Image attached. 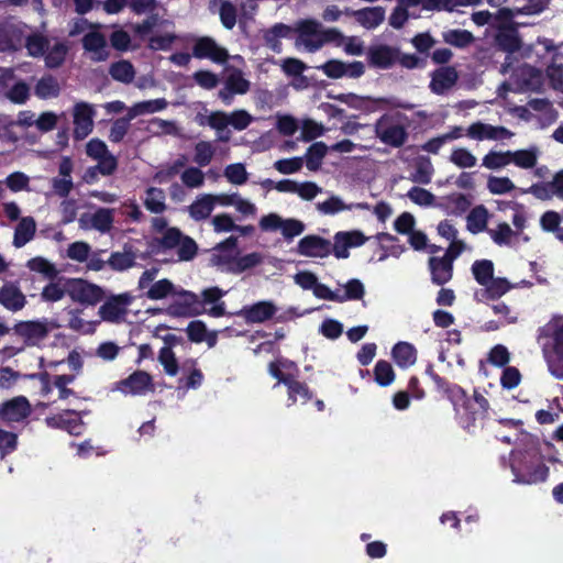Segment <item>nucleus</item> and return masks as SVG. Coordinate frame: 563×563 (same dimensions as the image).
Wrapping results in <instances>:
<instances>
[{
	"instance_id": "12",
	"label": "nucleus",
	"mask_w": 563,
	"mask_h": 563,
	"mask_svg": "<svg viewBox=\"0 0 563 563\" xmlns=\"http://www.w3.org/2000/svg\"><path fill=\"white\" fill-rule=\"evenodd\" d=\"M192 55L198 59L208 58L216 64H225L229 59L228 49L218 45V43L209 36H201L196 40L192 46Z\"/></svg>"
},
{
	"instance_id": "25",
	"label": "nucleus",
	"mask_w": 563,
	"mask_h": 563,
	"mask_svg": "<svg viewBox=\"0 0 563 563\" xmlns=\"http://www.w3.org/2000/svg\"><path fill=\"white\" fill-rule=\"evenodd\" d=\"M459 79V74L453 66L441 67L433 73L430 88L437 93L441 95L452 88Z\"/></svg>"
},
{
	"instance_id": "54",
	"label": "nucleus",
	"mask_w": 563,
	"mask_h": 563,
	"mask_svg": "<svg viewBox=\"0 0 563 563\" xmlns=\"http://www.w3.org/2000/svg\"><path fill=\"white\" fill-rule=\"evenodd\" d=\"M225 86L235 95H244L250 90V81L243 77L240 69L233 70L225 79Z\"/></svg>"
},
{
	"instance_id": "45",
	"label": "nucleus",
	"mask_w": 563,
	"mask_h": 563,
	"mask_svg": "<svg viewBox=\"0 0 563 563\" xmlns=\"http://www.w3.org/2000/svg\"><path fill=\"white\" fill-rule=\"evenodd\" d=\"M396 374L391 364L385 360H379L374 366V379L382 386L387 387L395 380Z\"/></svg>"
},
{
	"instance_id": "13",
	"label": "nucleus",
	"mask_w": 563,
	"mask_h": 563,
	"mask_svg": "<svg viewBox=\"0 0 563 563\" xmlns=\"http://www.w3.org/2000/svg\"><path fill=\"white\" fill-rule=\"evenodd\" d=\"M96 111L92 104L87 102H77L74 107V139L81 141L86 139L93 129V117Z\"/></svg>"
},
{
	"instance_id": "44",
	"label": "nucleus",
	"mask_w": 563,
	"mask_h": 563,
	"mask_svg": "<svg viewBox=\"0 0 563 563\" xmlns=\"http://www.w3.org/2000/svg\"><path fill=\"white\" fill-rule=\"evenodd\" d=\"M184 233L176 227H172L166 229L163 233L162 238L156 239L157 250L156 252H165L167 250H173L178 246L184 238Z\"/></svg>"
},
{
	"instance_id": "37",
	"label": "nucleus",
	"mask_w": 563,
	"mask_h": 563,
	"mask_svg": "<svg viewBox=\"0 0 563 563\" xmlns=\"http://www.w3.org/2000/svg\"><path fill=\"white\" fill-rule=\"evenodd\" d=\"M538 154L539 151L536 146L526 150L510 151V163L523 169L533 168L538 162Z\"/></svg>"
},
{
	"instance_id": "30",
	"label": "nucleus",
	"mask_w": 563,
	"mask_h": 563,
	"mask_svg": "<svg viewBox=\"0 0 563 563\" xmlns=\"http://www.w3.org/2000/svg\"><path fill=\"white\" fill-rule=\"evenodd\" d=\"M82 46L86 51L96 54L95 60H106L109 53L106 51L107 42L103 34L100 32H89L82 37Z\"/></svg>"
},
{
	"instance_id": "2",
	"label": "nucleus",
	"mask_w": 563,
	"mask_h": 563,
	"mask_svg": "<svg viewBox=\"0 0 563 563\" xmlns=\"http://www.w3.org/2000/svg\"><path fill=\"white\" fill-rule=\"evenodd\" d=\"M537 342L549 373L554 378L563 380V318H553L540 327Z\"/></svg>"
},
{
	"instance_id": "23",
	"label": "nucleus",
	"mask_w": 563,
	"mask_h": 563,
	"mask_svg": "<svg viewBox=\"0 0 563 563\" xmlns=\"http://www.w3.org/2000/svg\"><path fill=\"white\" fill-rule=\"evenodd\" d=\"M0 305L9 311L16 312L25 307L26 298L16 284L8 282L0 288Z\"/></svg>"
},
{
	"instance_id": "16",
	"label": "nucleus",
	"mask_w": 563,
	"mask_h": 563,
	"mask_svg": "<svg viewBox=\"0 0 563 563\" xmlns=\"http://www.w3.org/2000/svg\"><path fill=\"white\" fill-rule=\"evenodd\" d=\"M466 135L473 140H506L514 136V132L501 125H492L481 121L472 123L467 130Z\"/></svg>"
},
{
	"instance_id": "49",
	"label": "nucleus",
	"mask_w": 563,
	"mask_h": 563,
	"mask_svg": "<svg viewBox=\"0 0 563 563\" xmlns=\"http://www.w3.org/2000/svg\"><path fill=\"white\" fill-rule=\"evenodd\" d=\"M27 267L33 271L41 273L45 278L54 280L57 278L59 272L54 264L44 257H34L27 262Z\"/></svg>"
},
{
	"instance_id": "62",
	"label": "nucleus",
	"mask_w": 563,
	"mask_h": 563,
	"mask_svg": "<svg viewBox=\"0 0 563 563\" xmlns=\"http://www.w3.org/2000/svg\"><path fill=\"white\" fill-rule=\"evenodd\" d=\"M487 231L492 240L499 246L508 245L511 238L516 235V232L512 231L507 222H501L496 229H488Z\"/></svg>"
},
{
	"instance_id": "6",
	"label": "nucleus",
	"mask_w": 563,
	"mask_h": 563,
	"mask_svg": "<svg viewBox=\"0 0 563 563\" xmlns=\"http://www.w3.org/2000/svg\"><path fill=\"white\" fill-rule=\"evenodd\" d=\"M67 290L74 302L84 306H96L106 298L102 287L82 278H68Z\"/></svg>"
},
{
	"instance_id": "60",
	"label": "nucleus",
	"mask_w": 563,
	"mask_h": 563,
	"mask_svg": "<svg viewBox=\"0 0 563 563\" xmlns=\"http://www.w3.org/2000/svg\"><path fill=\"white\" fill-rule=\"evenodd\" d=\"M220 21L227 30H232L236 24L238 9L228 0H224L220 4L219 9Z\"/></svg>"
},
{
	"instance_id": "5",
	"label": "nucleus",
	"mask_w": 563,
	"mask_h": 563,
	"mask_svg": "<svg viewBox=\"0 0 563 563\" xmlns=\"http://www.w3.org/2000/svg\"><path fill=\"white\" fill-rule=\"evenodd\" d=\"M296 31L299 42L309 52L320 49L325 43L341 45L344 41L343 34L338 29L322 30L321 23L312 19L299 21Z\"/></svg>"
},
{
	"instance_id": "48",
	"label": "nucleus",
	"mask_w": 563,
	"mask_h": 563,
	"mask_svg": "<svg viewBox=\"0 0 563 563\" xmlns=\"http://www.w3.org/2000/svg\"><path fill=\"white\" fill-rule=\"evenodd\" d=\"M484 296L488 300H497L511 289L510 283L506 278L497 277L484 285Z\"/></svg>"
},
{
	"instance_id": "46",
	"label": "nucleus",
	"mask_w": 563,
	"mask_h": 563,
	"mask_svg": "<svg viewBox=\"0 0 563 563\" xmlns=\"http://www.w3.org/2000/svg\"><path fill=\"white\" fill-rule=\"evenodd\" d=\"M113 212L111 209L99 208L91 214L90 225L101 233L109 232L113 224Z\"/></svg>"
},
{
	"instance_id": "39",
	"label": "nucleus",
	"mask_w": 563,
	"mask_h": 563,
	"mask_svg": "<svg viewBox=\"0 0 563 563\" xmlns=\"http://www.w3.org/2000/svg\"><path fill=\"white\" fill-rule=\"evenodd\" d=\"M433 172L431 161L428 157H419L409 179L417 184L428 185L431 183Z\"/></svg>"
},
{
	"instance_id": "36",
	"label": "nucleus",
	"mask_w": 563,
	"mask_h": 563,
	"mask_svg": "<svg viewBox=\"0 0 563 563\" xmlns=\"http://www.w3.org/2000/svg\"><path fill=\"white\" fill-rule=\"evenodd\" d=\"M136 255L132 251L131 247L124 249V252H113L111 253L107 264L111 269L115 272H123L129 269L135 265Z\"/></svg>"
},
{
	"instance_id": "42",
	"label": "nucleus",
	"mask_w": 563,
	"mask_h": 563,
	"mask_svg": "<svg viewBox=\"0 0 563 563\" xmlns=\"http://www.w3.org/2000/svg\"><path fill=\"white\" fill-rule=\"evenodd\" d=\"M23 45L26 47L29 55L41 57L48 51L49 41L46 36L34 33L24 38Z\"/></svg>"
},
{
	"instance_id": "7",
	"label": "nucleus",
	"mask_w": 563,
	"mask_h": 563,
	"mask_svg": "<svg viewBox=\"0 0 563 563\" xmlns=\"http://www.w3.org/2000/svg\"><path fill=\"white\" fill-rule=\"evenodd\" d=\"M175 299L167 308L172 317H197L206 312V308L200 303V297L194 291L180 289L175 290Z\"/></svg>"
},
{
	"instance_id": "8",
	"label": "nucleus",
	"mask_w": 563,
	"mask_h": 563,
	"mask_svg": "<svg viewBox=\"0 0 563 563\" xmlns=\"http://www.w3.org/2000/svg\"><path fill=\"white\" fill-rule=\"evenodd\" d=\"M260 228L263 231L280 230L285 240L291 241L294 238L300 235L306 227L305 223L298 219H283L276 213H269L261 218Z\"/></svg>"
},
{
	"instance_id": "64",
	"label": "nucleus",
	"mask_w": 563,
	"mask_h": 563,
	"mask_svg": "<svg viewBox=\"0 0 563 563\" xmlns=\"http://www.w3.org/2000/svg\"><path fill=\"white\" fill-rule=\"evenodd\" d=\"M224 176L233 185H243L247 180V172L242 163L228 165L224 169Z\"/></svg>"
},
{
	"instance_id": "35",
	"label": "nucleus",
	"mask_w": 563,
	"mask_h": 563,
	"mask_svg": "<svg viewBox=\"0 0 563 563\" xmlns=\"http://www.w3.org/2000/svg\"><path fill=\"white\" fill-rule=\"evenodd\" d=\"M109 75L115 81L131 84L135 77V69L131 62L122 59L110 65Z\"/></svg>"
},
{
	"instance_id": "52",
	"label": "nucleus",
	"mask_w": 563,
	"mask_h": 563,
	"mask_svg": "<svg viewBox=\"0 0 563 563\" xmlns=\"http://www.w3.org/2000/svg\"><path fill=\"white\" fill-rule=\"evenodd\" d=\"M175 290L174 284L169 279L163 278L151 286L146 292V297L151 300H161L169 295L174 296Z\"/></svg>"
},
{
	"instance_id": "55",
	"label": "nucleus",
	"mask_w": 563,
	"mask_h": 563,
	"mask_svg": "<svg viewBox=\"0 0 563 563\" xmlns=\"http://www.w3.org/2000/svg\"><path fill=\"white\" fill-rule=\"evenodd\" d=\"M132 119L126 113L124 117L118 118L112 122L110 132H109V140L112 143H120L124 136L128 134L130 129V122Z\"/></svg>"
},
{
	"instance_id": "22",
	"label": "nucleus",
	"mask_w": 563,
	"mask_h": 563,
	"mask_svg": "<svg viewBox=\"0 0 563 563\" xmlns=\"http://www.w3.org/2000/svg\"><path fill=\"white\" fill-rule=\"evenodd\" d=\"M31 412L29 400L19 396L4 401L0 408V416L7 421L20 422L25 419Z\"/></svg>"
},
{
	"instance_id": "57",
	"label": "nucleus",
	"mask_w": 563,
	"mask_h": 563,
	"mask_svg": "<svg viewBox=\"0 0 563 563\" xmlns=\"http://www.w3.org/2000/svg\"><path fill=\"white\" fill-rule=\"evenodd\" d=\"M345 291L344 294H339V302H344L347 300H360L365 295V288L363 283L357 278H352L347 280V283L344 286Z\"/></svg>"
},
{
	"instance_id": "58",
	"label": "nucleus",
	"mask_w": 563,
	"mask_h": 563,
	"mask_svg": "<svg viewBox=\"0 0 563 563\" xmlns=\"http://www.w3.org/2000/svg\"><path fill=\"white\" fill-rule=\"evenodd\" d=\"M450 162L460 168H471L476 165L477 159L467 148L457 147L452 151Z\"/></svg>"
},
{
	"instance_id": "47",
	"label": "nucleus",
	"mask_w": 563,
	"mask_h": 563,
	"mask_svg": "<svg viewBox=\"0 0 563 563\" xmlns=\"http://www.w3.org/2000/svg\"><path fill=\"white\" fill-rule=\"evenodd\" d=\"M165 195L163 189L150 187L146 190V198L144 200L145 208L153 213H162L166 209L164 202Z\"/></svg>"
},
{
	"instance_id": "19",
	"label": "nucleus",
	"mask_w": 563,
	"mask_h": 563,
	"mask_svg": "<svg viewBox=\"0 0 563 563\" xmlns=\"http://www.w3.org/2000/svg\"><path fill=\"white\" fill-rule=\"evenodd\" d=\"M297 252L307 257H327L331 253V243L319 235H306L298 242Z\"/></svg>"
},
{
	"instance_id": "61",
	"label": "nucleus",
	"mask_w": 563,
	"mask_h": 563,
	"mask_svg": "<svg viewBox=\"0 0 563 563\" xmlns=\"http://www.w3.org/2000/svg\"><path fill=\"white\" fill-rule=\"evenodd\" d=\"M549 476V467L541 463L538 464L532 472L528 474H516L517 482L522 484H536L545 482Z\"/></svg>"
},
{
	"instance_id": "41",
	"label": "nucleus",
	"mask_w": 563,
	"mask_h": 563,
	"mask_svg": "<svg viewBox=\"0 0 563 563\" xmlns=\"http://www.w3.org/2000/svg\"><path fill=\"white\" fill-rule=\"evenodd\" d=\"M65 295H68L67 279L62 284V279L57 282L51 280L46 286L43 287L41 298L45 302H56L62 300Z\"/></svg>"
},
{
	"instance_id": "10",
	"label": "nucleus",
	"mask_w": 563,
	"mask_h": 563,
	"mask_svg": "<svg viewBox=\"0 0 563 563\" xmlns=\"http://www.w3.org/2000/svg\"><path fill=\"white\" fill-rule=\"evenodd\" d=\"M133 297L129 292L112 295L100 306V318L110 323H120L128 313V307L132 303Z\"/></svg>"
},
{
	"instance_id": "17",
	"label": "nucleus",
	"mask_w": 563,
	"mask_h": 563,
	"mask_svg": "<svg viewBox=\"0 0 563 563\" xmlns=\"http://www.w3.org/2000/svg\"><path fill=\"white\" fill-rule=\"evenodd\" d=\"M45 423L49 428L60 429L73 435H79L84 426L79 413L73 409H67L63 413L46 417Z\"/></svg>"
},
{
	"instance_id": "53",
	"label": "nucleus",
	"mask_w": 563,
	"mask_h": 563,
	"mask_svg": "<svg viewBox=\"0 0 563 563\" xmlns=\"http://www.w3.org/2000/svg\"><path fill=\"white\" fill-rule=\"evenodd\" d=\"M67 46L64 43H56L44 54L45 65L48 68H57L63 65L67 55Z\"/></svg>"
},
{
	"instance_id": "28",
	"label": "nucleus",
	"mask_w": 563,
	"mask_h": 563,
	"mask_svg": "<svg viewBox=\"0 0 563 563\" xmlns=\"http://www.w3.org/2000/svg\"><path fill=\"white\" fill-rule=\"evenodd\" d=\"M391 356L400 368H408L417 361V349L409 342L400 341L393 346Z\"/></svg>"
},
{
	"instance_id": "63",
	"label": "nucleus",
	"mask_w": 563,
	"mask_h": 563,
	"mask_svg": "<svg viewBox=\"0 0 563 563\" xmlns=\"http://www.w3.org/2000/svg\"><path fill=\"white\" fill-rule=\"evenodd\" d=\"M214 154V148L210 142L200 141L195 146L194 161L201 167L210 164Z\"/></svg>"
},
{
	"instance_id": "34",
	"label": "nucleus",
	"mask_w": 563,
	"mask_h": 563,
	"mask_svg": "<svg viewBox=\"0 0 563 563\" xmlns=\"http://www.w3.org/2000/svg\"><path fill=\"white\" fill-rule=\"evenodd\" d=\"M466 220V227L471 233L483 232L487 230L488 210L483 205L476 206L470 211Z\"/></svg>"
},
{
	"instance_id": "38",
	"label": "nucleus",
	"mask_w": 563,
	"mask_h": 563,
	"mask_svg": "<svg viewBox=\"0 0 563 563\" xmlns=\"http://www.w3.org/2000/svg\"><path fill=\"white\" fill-rule=\"evenodd\" d=\"M35 95L41 99L58 97L60 87L57 79L52 75L43 76L35 85Z\"/></svg>"
},
{
	"instance_id": "43",
	"label": "nucleus",
	"mask_w": 563,
	"mask_h": 563,
	"mask_svg": "<svg viewBox=\"0 0 563 563\" xmlns=\"http://www.w3.org/2000/svg\"><path fill=\"white\" fill-rule=\"evenodd\" d=\"M472 273L477 284L487 285L494 277V263L490 260H477L472 265Z\"/></svg>"
},
{
	"instance_id": "31",
	"label": "nucleus",
	"mask_w": 563,
	"mask_h": 563,
	"mask_svg": "<svg viewBox=\"0 0 563 563\" xmlns=\"http://www.w3.org/2000/svg\"><path fill=\"white\" fill-rule=\"evenodd\" d=\"M36 223L32 217H23L14 230L13 245L22 247L29 243L35 235Z\"/></svg>"
},
{
	"instance_id": "26",
	"label": "nucleus",
	"mask_w": 563,
	"mask_h": 563,
	"mask_svg": "<svg viewBox=\"0 0 563 563\" xmlns=\"http://www.w3.org/2000/svg\"><path fill=\"white\" fill-rule=\"evenodd\" d=\"M431 282L434 285L443 286L449 283L453 277V264L450 260L446 261L442 257L431 256L428 261Z\"/></svg>"
},
{
	"instance_id": "32",
	"label": "nucleus",
	"mask_w": 563,
	"mask_h": 563,
	"mask_svg": "<svg viewBox=\"0 0 563 563\" xmlns=\"http://www.w3.org/2000/svg\"><path fill=\"white\" fill-rule=\"evenodd\" d=\"M444 43L456 48H466L475 41L472 32L462 29H451L442 33Z\"/></svg>"
},
{
	"instance_id": "50",
	"label": "nucleus",
	"mask_w": 563,
	"mask_h": 563,
	"mask_svg": "<svg viewBox=\"0 0 563 563\" xmlns=\"http://www.w3.org/2000/svg\"><path fill=\"white\" fill-rule=\"evenodd\" d=\"M262 260V255L257 252H253L243 256H235V263L232 267L229 268V273L241 274L260 265Z\"/></svg>"
},
{
	"instance_id": "14",
	"label": "nucleus",
	"mask_w": 563,
	"mask_h": 563,
	"mask_svg": "<svg viewBox=\"0 0 563 563\" xmlns=\"http://www.w3.org/2000/svg\"><path fill=\"white\" fill-rule=\"evenodd\" d=\"M523 194H531L542 201L551 200L553 197L563 201V169L556 172L551 181L532 184Z\"/></svg>"
},
{
	"instance_id": "20",
	"label": "nucleus",
	"mask_w": 563,
	"mask_h": 563,
	"mask_svg": "<svg viewBox=\"0 0 563 563\" xmlns=\"http://www.w3.org/2000/svg\"><path fill=\"white\" fill-rule=\"evenodd\" d=\"M495 43L500 51L508 54L518 52L522 46V41L515 24H499Z\"/></svg>"
},
{
	"instance_id": "33",
	"label": "nucleus",
	"mask_w": 563,
	"mask_h": 563,
	"mask_svg": "<svg viewBox=\"0 0 563 563\" xmlns=\"http://www.w3.org/2000/svg\"><path fill=\"white\" fill-rule=\"evenodd\" d=\"M214 201L216 198L211 195L196 199L188 208L190 217L196 221L207 219L214 208Z\"/></svg>"
},
{
	"instance_id": "51",
	"label": "nucleus",
	"mask_w": 563,
	"mask_h": 563,
	"mask_svg": "<svg viewBox=\"0 0 563 563\" xmlns=\"http://www.w3.org/2000/svg\"><path fill=\"white\" fill-rule=\"evenodd\" d=\"M510 164V151H489L482 161V165L488 169L496 170Z\"/></svg>"
},
{
	"instance_id": "3",
	"label": "nucleus",
	"mask_w": 563,
	"mask_h": 563,
	"mask_svg": "<svg viewBox=\"0 0 563 563\" xmlns=\"http://www.w3.org/2000/svg\"><path fill=\"white\" fill-rule=\"evenodd\" d=\"M267 371L272 377L277 379L274 388L280 384L287 387L288 406L295 405L298 399L306 404L313 398V391L309 386L297 379L299 368L294 361L286 357L276 358L269 362Z\"/></svg>"
},
{
	"instance_id": "15",
	"label": "nucleus",
	"mask_w": 563,
	"mask_h": 563,
	"mask_svg": "<svg viewBox=\"0 0 563 563\" xmlns=\"http://www.w3.org/2000/svg\"><path fill=\"white\" fill-rule=\"evenodd\" d=\"M399 57V47L387 44L373 45L367 51L369 66L378 69H390Z\"/></svg>"
},
{
	"instance_id": "40",
	"label": "nucleus",
	"mask_w": 563,
	"mask_h": 563,
	"mask_svg": "<svg viewBox=\"0 0 563 563\" xmlns=\"http://www.w3.org/2000/svg\"><path fill=\"white\" fill-rule=\"evenodd\" d=\"M328 152V146L323 142L311 144L306 153V166L309 170L316 172L320 168L322 159Z\"/></svg>"
},
{
	"instance_id": "18",
	"label": "nucleus",
	"mask_w": 563,
	"mask_h": 563,
	"mask_svg": "<svg viewBox=\"0 0 563 563\" xmlns=\"http://www.w3.org/2000/svg\"><path fill=\"white\" fill-rule=\"evenodd\" d=\"M277 312V307L272 301L263 300L250 306H244L239 316L242 317L246 323H263L274 318Z\"/></svg>"
},
{
	"instance_id": "9",
	"label": "nucleus",
	"mask_w": 563,
	"mask_h": 563,
	"mask_svg": "<svg viewBox=\"0 0 563 563\" xmlns=\"http://www.w3.org/2000/svg\"><path fill=\"white\" fill-rule=\"evenodd\" d=\"M115 390L132 396H143L155 390L153 377L150 373L136 369L128 377L115 383Z\"/></svg>"
},
{
	"instance_id": "56",
	"label": "nucleus",
	"mask_w": 563,
	"mask_h": 563,
	"mask_svg": "<svg viewBox=\"0 0 563 563\" xmlns=\"http://www.w3.org/2000/svg\"><path fill=\"white\" fill-rule=\"evenodd\" d=\"M158 362L162 364L168 376H176L179 372L178 361L169 347H162L158 353Z\"/></svg>"
},
{
	"instance_id": "4",
	"label": "nucleus",
	"mask_w": 563,
	"mask_h": 563,
	"mask_svg": "<svg viewBox=\"0 0 563 563\" xmlns=\"http://www.w3.org/2000/svg\"><path fill=\"white\" fill-rule=\"evenodd\" d=\"M408 117L405 113L387 112L376 120L374 131L383 144L399 148L408 141Z\"/></svg>"
},
{
	"instance_id": "11",
	"label": "nucleus",
	"mask_w": 563,
	"mask_h": 563,
	"mask_svg": "<svg viewBox=\"0 0 563 563\" xmlns=\"http://www.w3.org/2000/svg\"><path fill=\"white\" fill-rule=\"evenodd\" d=\"M59 328L55 320H31L20 321L14 324V333L23 338L27 343H35L36 341L45 339L51 330Z\"/></svg>"
},
{
	"instance_id": "59",
	"label": "nucleus",
	"mask_w": 563,
	"mask_h": 563,
	"mask_svg": "<svg viewBox=\"0 0 563 563\" xmlns=\"http://www.w3.org/2000/svg\"><path fill=\"white\" fill-rule=\"evenodd\" d=\"M198 253V244L189 236L184 235L181 242L177 246V256L180 262H189L196 257Z\"/></svg>"
},
{
	"instance_id": "21",
	"label": "nucleus",
	"mask_w": 563,
	"mask_h": 563,
	"mask_svg": "<svg viewBox=\"0 0 563 563\" xmlns=\"http://www.w3.org/2000/svg\"><path fill=\"white\" fill-rule=\"evenodd\" d=\"M227 295V291L218 286L205 288L201 291L200 303L206 308L207 305H212L209 309H206L205 313L210 317L220 318L223 317L225 311V302L222 301V297Z\"/></svg>"
},
{
	"instance_id": "29",
	"label": "nucleus",
	"mask_w": 563,
	"mask_h": 563,
	"mask_svg": "<svg viewBox=\"0 0 563 563\" xmlns=\"http://www.w3.org/2000/svg\"><path fill=\"white\" fill-rule=\"evenodd\" d=\"M292 29L284 23H276L272 27L264 31L263 38L265 45L271 48L274 53L282 52L280 38L288 37Z\"/></svg>"
},
{
	"instance_id": "24",
	"label": "nucleus",
	"mask_w": 563,
	"mask_h": 563,
	"mask_svg": "<svg viewBox=\"0 0 563 563\" xmlns=\"http://www.w3.org/2000/svg\"><path fill=\"white\" fill-rule=\"evenodd\" d=\"M21 29L11 23L0 24V52H15L23 46Z\"/></svg>"
},
{
	"instance_id": "27",
	"label": "nucleus",
	"mask_w": 563,
	"mask_h": 563,
	"mask_svg": "<svg viewBox=\"0 0 563 563\" xmlns=\"http://www.w3.org/2000/svg\"><path fill=\"white\" fill-rule=\"evenodd\" d=\"M355 21L366 30H374L385 20V9L383 7H366L353 12Z\"/></svg>"
},
{
	"instance_id": "1",
	"label": "nucleus",
	"mask_w": 563,
	"mask_h": 563,
	"mask_svg": "<svg viewBox=\"0 0 563 563\" xmlns=\"http://www.w3.org/2000/svg\"><path fill=\"white\" fill-rule=\"evenodd\" d=\"M426 374L433 382L435 390L451 402L455 418L464 430L474 433L478 427H484L489 416L490 405L478 388H474L473 395L468 396L462 386L440 376L432 364L427 366Z\"/></svg>"
}]
</instances>
